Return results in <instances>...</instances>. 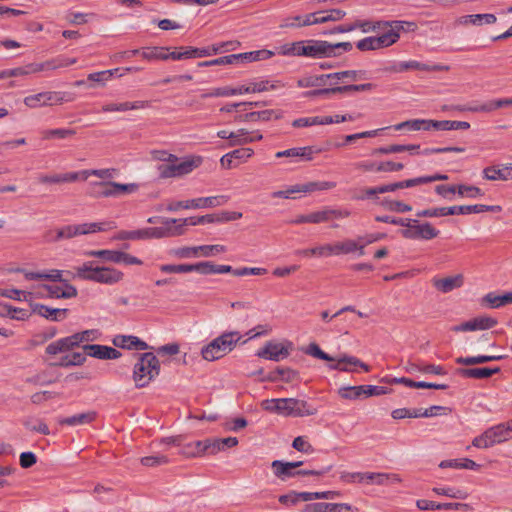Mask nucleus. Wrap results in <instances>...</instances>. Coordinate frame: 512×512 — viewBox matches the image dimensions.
<instances>
[{"label": "nucleus", "mask_w": 512, "mask_h": 512, "mask_svg": "<svg viewBox=\"0 0 512 512\" xmlns=\"http://www.w3.org/2000/svg\"><path fill=\"white\" fill-rule=\"evenodd\" d=\"M226 252L224 245H201L195 247H179L171 250V254L180 259H186L191 257H198L199 255L204 257H210L219 253Z\"/></svg>", "instance_id": "nucleus-11"}, {"label": "nucleus", "mask_w": 512, "mask_h": 512, "mask_svg": "<svg viewBox=\"0 0 512 512\" xmlns=\"http://www.w3.org/2000/svg\"><path fill=\"white\" fill-rule=\"evenodd\" d=\"M440 231L429 222L421 223L417 219H409L405 222V227L399 230V234L405 239L431 240L439 235Z\"/></svg>", "instance_id": "nucleus-7"}, {"label": "nucleus", "mask_w": 512, "mask_h": 512, "mask_svg": "<svg viewBox=\"0 0 512 512\" xmlns=\"http://www.w3.org/2000/svg\"><path fill=\"white\" fill-rule=\"evenodd\" d=\"M403 68H404V71L412 70V69L420 70V71H442V70L448 69V67H444L441 65H437V64L436 65H428V64L421 63V62H418L415 60L403 62Z\"/></svg>", "instance_id": "nucleus-44"}, {"label": "nucleus", "mask_w": 512, "mask_h": 512, "mask_svg": "<svg viewBox=\"0 0 512 512\" xmlns=\"http://www.w3.org/2000/svg\"><path fill=\"white\" fill-rule=\"evenodd\" d=\"M202 162L201 157L186 159L181 162H166L157 166L160 179L181 177L191 173Z\"/></svg>", "instance_id": "nucleus-6"}, {"label": "nucleus", "mask_w": 512, "mask_h": 512, "mask_svg": "<svg viewBox=\"0 0 512 512\" xmlns=\"http://www.w3.org/2000/svg\"><path fill=\"white\" fill-rule=\"evenodd\" d=\"M457 194L460 197H469V198H476L483 196V191L473 185H465V184H459L457 185Z\"/></svg>", "instance_id": "nucleus-56"}, {"label": "nucleus", "mask_w": 512, "mask_h": 512, "mask_svg": "<svg viewBox=\"0 0 512 512\" xmlns=\"http://www.w3.org/2000/svg\"><path fill=\"white\" fill-rule=\"evenodd\" d=\"M80 179L79 172H68L64 174L41 175L38 180L42 184L70 183Z\"/></svg>", "instance_id": "nucleus-31"}, {"label": "nucleus", "mask_w": 512, "mask_h": 512, "mask_svg": "<svg viewBox=\"0 0 512 512\" xmlns=\"http://www.w3.org/2000/svg\"><path fill=\"white\" fill-rule=\"evenodd\" d=\"M330 47L324 40H302L283 47L284 55L305 56L315 59L328 58Z\"/></svg>", "instance_id": "nucleus-4"}, {"label": "nucleus", "mask_w": 512, "mask_h": 512, "mask_svg": "<svg viewBox=\"0 0 512 512\" xmlns=\"http://www.w3.org/2000/svg\"><path fill=\"white\" fill-rule=\"evenodd\" d=\"M414 186H416V185H415V180L413 178V179H407V180H403V181H399V182H395V183L380 185V186H378V191H379V194H383V193H387V192H394L398 189L411 188Z\"/></svg>", "instance_id": "nucleus-48"}, {"label": "nucleus", "mask_w": 512, "mask_h": 512, "mask_svg": "<svg viewBox=\"0 0 512 512\" xmlns=\"http://www.w3.org/2000/svg\"><path fill=\"white\" fill-rule=\"evenodd\" d=\"M165 226L163 227H149L144 228V240L145 239H160L165 237H173V236H180L185 233V229H183V225H176L174 227H171V224H175L178 222L177 219H169L165 218L161 221Z\"/></svg>", "instance_id": "nucleus-12"}, {"label": "nucleus", "mask_w": 512, "mask_h": 512, "mask_svg": "<svg viewBox=\"0 0 512 512\" xmlns=\"http://www.w3.org/2000/svg\"><path fill=\"white\" fill-rule=\"evenodd\" d=\"M464 284V277L462 274L449 276L445 278L434 277L432 285L442 293H449L456 288L462 287Z\"/></svg>", "instance_id": "nucleus-22"}, {"label": "nucleus", "mask_w": 512, "mask_h": 512, "mask_svg": "<svg viewBox=\"0 0 512 512\" xmlns=\"http://www.w3.org/2000/svg\"><path fill=\"white\" fill-rule=\"evenodd\" d=\"M305 353L307 355H310L312 357H315V358H318V359H321V360H325V361H329V362H334L335 361V358L330 356L329 354H327L326 352H324L318 344L316 343H310L307 348L305 349Z\"/></svg>", "instance_id": "nucleus-57"}, {"label": "nucleus", "mask_w": 512, "mask_h": 512, "mask_svg": "<svg viewBox=\"0 0 512 512\" xmlns=\"http://www.w3.org/2000/svg\"><path fill=\"white\" fill-rule=\"evenodd\" d=\"M97 417L96 411H88L84 413H80L77 415H73L70 417L60 418L58 420V423L60 425H67V426H77V425H84V424H90L92 423Z\"/></svg>", "instance_id": "nucleus-30"}, {"label": "nucleus", "mask_w": 512, "mask_h": 512, "mask_svg": "<svg viewBox=\"0 0 512 512\" xmlns=\"http://www.w3.org/2000/svg\"><path fill=\"white\" fill-rule=\"evenodd\" d=\"M483 302L487 303L491 308H499L501 306L511 304L512 292H508L503 295H496L495 293L490 292L484 296Z\"/></svg>", "instance_id": "nucleus-38"}, {"label": "nucleus", "mask_w": 512, "mask_h": 512, "mask_svg": "<svg viewBox=\"0 0 512 512\" xmlns=\"http://www.w3.org/2000/svg\"><path fill=\"white\" fill-rule=\"evenodd\" d=\"M75 130L66 128L47 129L41 132L42 139L48 140L52 138L65 139L75 135Z\"/></svg>", "instance_id": "nucleus-47"}, {"label": "nucleus", "mask_w": 512, "mask_h": 512, "mask_svg": "<svg viewBox=\"0 0 512 512\" xmlns=\"http://www.w3.org/2000/svg\"><path fill=\"white\" fill-rule=\"evenodd\" d=\"M110 186L115 192V197H118L123 194H132L138 191L139 189V185L136 183L121 184L113 182V184H111Z\"/></svg>", "instance_id": "nucleus-58"}, {"label": "nucleus", "mask_w": 512, "mask_h": 512, "mask_svg": "<svg viewBox=\"0 0 512 512\" xmlns=\"http://www.w3.org/2000/svg\"><path fill=\"white\" fill-rule=\"evenodd\" d=\"M190 206L193 209L199 208H213L220 205H224L229 201V197L226 195L201 197L189 200Z\"/></svg>", "instance_id": "nucleus-29"}, {"label": "nucleus", "mask_w": 512, "mask_h": 512, "mask_svg": "<svg viewBox=\"0 0 512 512\" xmlns=\"http://www.w3.org/2000/svg\"><path fill=\"white\" fill-rule=\"evenodd\" d=\"M386 209L392 212L404 213L412 210V207L401 201L385 200L381 203Z\"/></svg>", "instance_id": "nucleus-63"}, {"label": "nucleus", "mask_w": 512, "mask_h": 512, "mask_svg": "<svg viewBox=\"0 0 512 512\" xmlns=\"http://www.w3.org/2000/svg\"><path fill=\"white\" fill-rule=\"evenodd\" d=\"M167 463H169V458L164 454H157L141 458V464L147 467H156Z\"/></svg>", "instance_id": "nucleus-59"}, {"label": "nucleus", "mask_w": 512, "mask_h": 512, "mask_svg": "<svg viewBox=\"0 0 512 512\" xmlns=\"http://www.w3.org/2000/svg\"><path fill=\"white\" fill-rule=\"evenodd\" d=\"M316 408L312 407L305 400L295 398H280L278 414L292 417H303L315 415Z\"/></svg>", "instance_id": "nucleus-8"}, {"label": "nucleus", "mask_w": 512, "mask_h": 512, "mask_svg": "<svg viewBox=\"0 0 512 512\" xmlns=\"http://www.w3.org/2000/svg\"><path fill=\"white\" fill-rule=\"evenodd\" d=\"M321 150H314L311 146L306 147H297V148H290L287 150L279 151L275 154L276 158H293L296 159V161L299 160H305L310 161L312 160V154L314 152H320Z\"/></svg>", "instance_id": "nucleus-24"}, {"label": "nucleus", "mask_w": 512, "mask_h": 512, "mask_svg": "<svg viewBox=\"0 0 512 512\" xmlns=\"http://www.w3.org/2000/svg\"><path fill=\"white\" fill-rule=\"evenodd\" d=\"M111 184H113V181L92 182L90 184L92 187V195L96 198L115 197V192L110 186Z\"/></svg>", "instance_id": "nucleus-39"}, {"label": "nucleus", "mask_w": 512, "mask_h": 512, "mask_svg": "<svg viewBox=\"0 0 512 512\" xmlns=\"http://www.w3.org/2000/svg\"><path fill=\"white\" fill-rule=\"evenodd\" d=\"M448 210H452L450 215H466L472 213H483V212H500L502 210L501 206L498 205H484V204H475V205H463V206H451L448 207Z\"/></svg>", "instance_id": "nucleus-23"}, {"label": "nucleus", "mask_w": 512, "mask_h": 512, "mask_svg": "<svg viewBox=\"0 0 512 512\" xmlns=\"http://www.w3.org/2000/svg\"><path fill=\"white\" fill-rule=\"evenodd\" d=\"M33 313L52 321H62L66 318L68 309L51 308L44 304H35L32 308Z\"/></svg>", "instance_id": "nucleus-26"}, {"label": "nucleus", "mask_w": 512, "mask_h": 512, "mask_svg": "<svg viewBox=\"0 0 512 512\" xmlns=\"http://www.w3.org/2000/svg\"><path fill=\"white\" fill-rule=\"evenodd\" d=\"M483 177L490 181L512 179V163L502 166H490L483 170Z\"/></svg>", "instance_id": "nucleus-25"}, {"label": "nucleus", "mask_w": 512, "mask_h": 512, "mask_svg": "<svg viewBox=\"0 0 512 512\" xmlns=\"http://www.w3.org/2000/svg\"><path fill=\"white\" fill-rule=\"evenodd\" d=\"M238 45H239V42L228 41V42H222L219 44H214L209 47L198 48V51H194V52L198 54L199 58H201V57L216 55L222 51L235 50Z\"/></svg>", "instance_id": "nucleus-32"}, {"label": "nucleus", "mask_w": 512, "mask_h": 512, "mask_svg": "<svg viewBox=\"0 0 512 512\" xmlns=\"http://www.w3.org/2000/svg\"><path fill=\"white\" fill-rule=\"evenodd\" d=\"M75 277L81 280L113 285L120 282L124 274L112 267L94 266L93 261H88L75 268Z\"/></svg>", "instance_id": "nucleus-1"}, {"label": "nucleus", "mask_w": 512, "mask_h": 512, "mask_svg": "<svg viewBox=\"0 0 512 512\" xmlns=\"http://www.w3.org/2000/svg\"><path fill=\"white\" fill-rule=\"evenodd\" d=\"M502 355H479V356H469V357H458L456 359L457 364L472 366L477 364H483L491 361H498L503 359Z\"/></svg>", "instance_id": "nucleus-37"}, {"label": "nucleus", "mask_w": 512, "mask_h": 512, "mask_svg": "<svg viewBox=\"0 0 512 512\" xmlns=\"http://www.w3.org/2000/svg\"><path fill=\"white\" fill-rule=\"evenodd\" d=\"M64 101V93L56 91L40 92L24 98V104L29 108H39L61 104Z\"/></svg>", "instance_id": "nucleus-14"}, {"label": "nucleus", "mask_w": 512, "mask_h": 512, "mask_svg": "<svg viewBox=\"0 0 512 512\" xmlns=\"http://www.w3.org/2000/svg\"><path fill=\"white\" fill-rule=\"evenodd\" d=\"M380 35L377 37H366L359 40L356 43L357 49L360 51H371L386 48L393 45V39H390L391 35H387L386 30L379 31ZM394 37L395 35L392 34Z\"/></svg>", "instance_id": "nucleus-15"}, {"label": "nucleus", "mask_w": 512, "mask_h": 512, "mask_svg": "<svg viewBox=\"0 0 512 512\" xmlns=\"http://www.w3.org/2000/svg\"><path fill=\"white\" fill-rule=\"evenodd\" d=\"M353 366L362 368L365 372L370 371V366L362 362L360 359L354 356L342 355L335 358L334 363L328 365L331 370H338L342 372H352Z\"/></svg>", "instance_id": "nucleus-17"}, {"label": "nucleus", "mask_w": 512, "mask_h": 512, "mask_svg": "<svg viewBox=\"0 0 512 512\" xmlns=\"http://www.w3.org/2000/svg\"><path fill=\"white\" fill-rule=\"evenodd\" d=\"M300 496H302V501H310L313 499H329L333 500L339 496V493L336 491H325V492H300Z\"/></svg>", "instance_id": "nucleus-55"}, {"label": "nucleus", "mask_w": 512, "mask_h": 512, "mask_svg": "<svg viewBox=\"0 0 512 512\" xmlns=\"http://www.w3.org/2000/svg\"><path fill=\"white\" fill-rule=\"evenodd\" d=\"M440 468H456V469H471L477 470L480 465L475 461L463 458V459H452V460H443L439 464Z\"/></svg>", "instance_id": "nucleus-36"}, {"label": "nucleus", "mask_w": 512, "mask_h": 512, "mask_svg": "<svg viewBox=\"0 0 512 512\" xmlns=\"http://www.w3.org/2000/svg\"><path fill=\"white\" fill-rule=\"evenodd\" d=\"M334 245L335 255L350 254L356 252L358 243L352 239L336 242Z\"/></svg>", "instance_id": "nucleus-49"}, {"label": "nucleus", "mask_w": 512, "mask_h": 512, "mask_svg": "<svg viewBox=\"0 0 512 512\" xmlns=\"http://www.w3.org/2000/svg\"><path fill=\"white\" fill-rule=\"evenodd\" d=\"M388 392L389 389L386 387L373 385L345 386L338 390V394L341 398L349 400L380 396Z\"/></svg>", "instance_id": "nucleus-9"}, {"label": "nucleus", "mask_w": 512, "mask_h": 512, "mask_svg": "<svg viewBox=\"0 0 512 512\" xmlns=\"http://www.w3.org/2000/svg\"><path fill=\"white\" fill-rule=\"evenodd\" d=\"M160 444L179 447L178 453L185 457H198L205 454L204 441L198 440L184 443V437L182 435L163 438L161 439Z\"/></svg>", "instance_id": "nucleus-10"}, {"label": "nucleus", "mask_w": 512, "mask_h": 512, "mask_svg": "<svg viewBox=\"0 0 512 512\" xmlns=\"http://www.w3.org/2000/svg\"><path fill=\"white\" fill-rule=\"evenodd\" d=\"M450 212L452 210H448V207H439V208H429L424 209L421 211H418L416 213L417 217H443V216H450Z\"/></svg>", "instance_id": "nucleus-60"}, {"label": "nucleus", "mask_w": 512, "mask_h": 512, "mask_svg": "<svg viewBox=\"0 0 512 512\" xmlns=\"http://www.w3.org/2000/svg\"><path fill=\"white\" fill-rule=\"evenodd\" d=\"M291 349V342H287V344L285 345L282 343L268 341L262 349L257 351L256 355L266 360L278 362L280 360L287 358L290 355Z\"/></svg>", "instance_id": "nucleus-13"}, {"label": "nucleus", "mask_w": 512, "mask_h": 512, "mask_svg": "<svg viewBox=\"0 0 512 512\" xmlns=\"http://www.w3.org/2000/svg\"><path fill=\"white\" fill-rule=\"evenodd\" d=\"M80 173V177H82L83 180H86L89 176L93 175L96 177H99L101 179H110L113 178L114 174L116 173V169H92V170H83Z\"/></svg>", "instance_id": "nucleus-53"}, {"label": "nucleus", "mask_w": 512, "mask_h": 512, "mask_svg": "<svg viewBox=\"0 0 512 512\" xmlns=\"http://www.w3.org/2000/svg\"><path fill=\"white\" fill-rule=\"evenodd\" d=\"M83 350L87 355L103 360L118 359L121 356L117 349L99 344H86Z\"/></svg>", "instance_id": "nucleus-19"}, {"label": "nucleus", "mask_w": 512, "mask_h": 512, "mask_svg": "<svg viewBox=\"0 0 512 512\" xmlns=\"http://www.w3.org/2000/svg\"><path fill=\"white\" fill-rule=\"evenodd\" d=\"M393 128L397 131L405 129V128H407L409 130H413V131H419V130L427 131L426 119L407 120V121H404V122L394 125Z\"/></svg>", "instance_id": "nucleus-50"}, {"label": "nucleus", "mask_w": 512, "mask_h": 512, "mask_svg": "<svg viewBox=\"0 0 512 512\" xmlns=\"http://www.w3.org/2000/svg\"><path fill=\"white\" fill-rule=\"evenodd\" d=\"M386 25L383 20L379 21H370V20H356L354 23L350 24V27H353V31L356 29H360L363 33L369 32H379L384 31Z\"/></svg>", "instance_id": "nucleus-34"}, {"label": "nucleus", "mask_w": 512, "mask_h": 512, "mask_svg": "<svg viewBox=\"0 0 512 512\" xmlns=\"http://www.w3.org/2000/svg\"><path fill=\"white\" fill-rule=\"evenodd\" d=\"M488 431L489 434L491 435L493 444L501 443L512 438V432L510 430V426L508 423L506 425H496L494 427L489 428Z\"/></svg>", "instance_id": "nucleus-35"}, {"label": "nucleus", "mask_w": 512, "mask_h": 512, "mask_svg": "<svg viewBox=\"0 0 512 512\" xmlns=\"http://www.w3.org/2000/svg\"><path fill=\"white\" fill-rule=\"evenodd\" d=\"M279 117L280 115L276 110H263L244 114V119L250 120L251 122L269 121L273 118L278 119Z\"/></svg>", "instance_id": "nucleus-41"}, {"label": "nucleus", "mask_w": 512, "mask_h": 512, "mask_svg": "<svg viewBox=\"0 0 512 512\" xmlns=\"http://www.w3.org/2000/svg\"><path fill=\"white\" fill-rule=\"evenodd\" d=\"M321 12L316 13H310L307 14L302 23H289L286 22L285 24H282L281 27H302V26H310L314 24H322V16H319Z\"/></svg>", "instance_id": "nucleus-51"}, {"label": "nucleus", "mask_w": 512, "mask_h": 512, "mask_svg": "<svg viewBox=\"0 0 512 512\" xmlns=\"http://www.w3.org/2000/svg\"><path fill=\"white\" fill-rule=\"evenodd\" d=\"M384 23L386 24L384 27L387 35H395L390 37V39H393V44L399 40L401 32H413L417 29V24L410 21L394 20L384 21Z\"/></svg>", "instance_id": "nucleus-20"}, {"label": "nucleus", "mask_w": 512, "mask_h": 512, "mask_svg": "<svg viewBox=\"0 0 512 512\" xmlns=\"http://www.w3.org/2000/svg\"><path fill=\"white\" fill-rule=\"evenodd\" d=\"M374 88H375V84H373V83L336 86V87H333V95L334 94H344V93H349V92L371 91Z\"/></svg>", "instance_id": "nucleus-42"}, {"label": "nucleus", "mask_w": 512, "mask_h": 512, "mask_svg": "<svg viewBox=\"0 0 512 512\" xmlns=\"http://www.w3.org/2000/svg\"><path fill=\"white\" fill-rule=\"evenodd\" d=\"M510 105H512V98H504V99H498V100H493V101L484 103V104H482L481 109L484 110V112L488 113V112H492L496 109L507 107Z\"/></svg>", "instance_id": "nucleus-62"}, {"label": "nucleus", "mask_w": 512, "mask_h": 512, "mask_svg": "<svg viewBox=\"0 0 512 512\" xmlns=\"http://www.w3.org/2000/svg\"><path fill=\"white\" fill-rule=\"evenodd\" d=\"M41 288L47 291L46 297L48 298L70 299L76 297L78 294L76 287L68 282L62 283L61 286L44 284Z\"/></svg>", "instance_id": "nucleus-18"}, {"label": "nucleus", "mask_w": 512, "mask_h": 512, "mask_svg": "<svg viewBox=\"0 0 512 512\" xmlns=\"http://www.w3.org/2000/svg\"><path fill=\"white\" fill-rule=\"evenodd\" d=\"M118 253L119 251L117 250H91L87 251L85 255L89 257L101 258L108 262L117 263Z\"/></svg>", "instance_id": "nucleus-52"}, {"label": "nucleus", "mask_w": 512, "mask_h": 512, "mask_svg": "<svg viewBox=\"0 0 512 512\" xmlns=\"http://www.w3.org/2000/svg\"><path fill=\"white\" fill-rule=\"evenodd\" d=\"M249 132L246 129H238L235 132H230L229 134V147L234 146H242L248 143H251V139L249 138Z\"/></svg>", "instance_id": "nucleus-45"}, {"label": "nucleus", "mask_w": 512, "mask_h": 512, "mask_svg": "<svg viewBox=\"0 0 512 512\" xmlns=\"http://www.w3.org/2000/svg\"><path fill=\"white\" fill-rule=\"evenodd\" d=\"M112 222H95V223H84L81 224L83 235L91 234L95 232H102L112 229L114 226Z\"/></svg>", "instance_id": "nucleus-54"}, {"label": "nucleus", "mask_w": 512, "mask_h": 512, "mask_svg": "<svg viewBox=\"0 0 512 512\" xmlns=\"http://www.w3.org/2000/svg\"><path fill=\"white\" fill-rule=\"evenodd\" d=\"M298 193H309L318 190H329L336 187L335 182L323 181V182H308L304 184H297Z\"/></svg>", "instance_id": "nucleus-40"}, {"label": "nucleus", "mask_w": 512, "mask_h": 512, "mask_svg": "<svg viewBox=\"0 0 512 512\" xmlns=\"http://www.w3.org/2000/svg\"><path fill=\"white\" fill-rule=\"evenodd\" d=\"M239 332H225L201 349L202 357L207 361L218 360L230 353L240 341Z\"/></svg>", "instance_id": "nucleus-3"}, {"label": "nucleus", "mask_w": 512, "mask_h": 512, "mask_svg": "<svg viewBox=\"0 0 512 512\" xmlns=\"http://www.w3.org/2000/svg\"><path fill=\"white\" fill-rule=\"evenodd\" d=\"M115 240H144L143 229L126 231L121 230L115 236Z\"/></svg>", "instance_id": "nucleus-61"}, {"label": "nucleus", "mask_w": 512, "mask_h": 512, "mask_svg": "<svg viewBox=\"0 0 512 512\" xmlns=\"http://www.w3.org/2000/svg\"><path fill=\"white\" fill-rule=\"evenodd\" d=\"M160 373V362L152 352L138 354L133 368V380L137 388L146 387Z\"/></svg>", "instance_id": "nucleus-2"}, {"label": "nucleus", "mask_w": 512, "mask_h": 512, "mask_svg": "<svg viewBox=\"0 0 512 512\" xmlns=\"http://www.w3.org/2000/svg\"><path fill=\"white\" fill-rule=\"evenodd\" d=\"M366 484H376V485H385L388 480H392L394 482H399L400 479L396 474H386V473H375L368 472V476L366 477Z\"/></svg>", "instance_id": "nucleus-43"}, {"label": "nucleus", "mask_w": 512, "mask_h": 512, "mask_svg": "<svg viewBox=\"0 0 512 512\" xmlns=\"http://www.w3.org/2000/svg\"><path fill=\"white\" fill-rule=\"evenodd\" d=\"M497 324V320L488 316L476 317L472 320L463 322L459 325L453 326L452 331L454 332H466L476 330H487L493 328Z\"/></svg>", "instance_id": "nucleus-16"}, {"label": "nucleus", "mask_w": 512, "mask_h": 512, "mask_svg": "<svg viewBox=\"0 0 512 512\" xmlns=\"http://www.w3.org/2000/svg\"><path fill=\"white\" fill-rule=\"evenodd\" d=\"M292 447L302 453L311 454L314 452L313 446L302 436H298L293 440Z\"/></svg>", "instance_id": "nucleus-64"}, {"label": "nucleus", "mask_w": 512, "mask_h": 512, "mask_svg": "<svg viewBox=\"0 0 512 512\" xmlns=\"http://www.w3.org/2000/svg\"><path fill=\"white\" fill-rule=\"evenodd\" d=\"M342 510L350 511L352 507L346 503L319 502L306 504L303 512H341Z\"/></svg>", "instance_id": "nucleus-27"}, {"label": "nucleus", "mask_w": 512, "mask_h": 512, "mask_svg": "<svg viewBox=\"0 0 512 512\" xmlns=\"http://www.w3.org/2000/svg\"><path fill=\"white\" fill-rule=\"evenodd\" d=\"M302 465H303L302 461L285 462V461H281V460H274L271 463V468H272L274 475L281 481H286V480L296 477V476H308V475L321 476V475H324L325 473L329 472L332 468V466H329L322 470H306V469L296 470V468H298Z\"/></svg>", "instance_id": "nucleus-5"}, {"label": "nucleus", "mask_w": 512, "mask_h": 512, "mask_svg": "<svg viewBox=\"0 0 512 512\" xmlns=\"http://www.w3.org/2000/svg\"><path fill=\"white\" fill-rule=\"evenodd\" d=\"M80 345L79 339L77 334H73L68 337H64L61 339H58L57 341H54L50 343L46 347V353L49 355H56L61 352L70 351L74 349L75 347H78Z\"/></svg>", "instance_id": "nucleus-21"}, {"label": "nucleus", "mask_w": 512, "mask_h": 512, "mask_svg": "<svg viewBox=\"0 0 512 512\" xmlns=\"http://www.w3.org/2000/svg\"><path fill=\"white\" fill-rule=\"evenodd\" d=\"M500 372L499 367L459 368L457 374L464 378L486 379Z\"/></svg>", "instance_id": "nucleus-28"}, {"label": "nucleus", "mask_w": 512, "mask_h": 512, "mask_svg": "<svg viewBox=\"0 0 512 512\" xmlns=\"http://www.w3.org/2000/svg\"><path fill=\"white\" fill-rule=\"evenodd\" d=\"M149 106L148 101H135V102H124V103H109L102 107L104 112H124L128 110L143 109Z\"/></svg>", "instance_id": "nucleus-33"}, {"label": "nucleus", "mask_w": 512, "mask_h": 512, "mask_svg": "<svg viewBox=\"0 0 512 512\" xmlns=\"http://www.w3.org/2000/svg\"><path fill=\"white\" fill-rule=\"evenodd\" d=\"M240 55L242 56L241 62H253V61L269 59L274 55V53L270 50L263 49V50L240 53Z\"/></svg>", "instance_id": "nucleus-46"}]
</instances>
